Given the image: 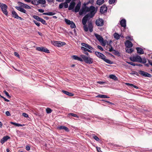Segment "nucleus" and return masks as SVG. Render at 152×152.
Masks as SVG:
<instances>
[{"label":"nucleus","instance_id":"nucleus-1","mask_svg":"<svg viewBox=\"0 0 152 152\" xmlns=\"http://www.w3.org/2000/svg\"><path fill=\"white\" fill-rule=\"evenodd\" d=\"M81 58L86 63L91 64L93 63V59L92 58L89 56H86L82 55L80 56Z\"/></svg>","mask_w":152,"mask_h":152},{"label":"nucleus","instance_id":"nucleus-2","mask_svg":"<svg viewBox=\"0 0 152 152\" xmlns=\"http://www.w3.org/2000/svg\"><path fill=\"white\" fill-rule=\"evenodd\" d=\"M89 7L86 6V4L82 6L81 9L79 11V14L80 15H83V14H86L87 12H89Z\"/></svg>","mask_w":152,"mask_h":152},{"label":"nucleus","instance_id":"nucleus-3","mask_svg":"<svg viewBox=\"0 0 152 152\" xmlns=\"http://www.w3.org/2000/svg\"><path fill=\"white\" fill-rule=\"evenodd\" d=\"M130 59L133 62H137L140 63L142 61V58L140 56L138 55L130 57Z\"/></svg>","mask_w":152,"mask_h":152},{"label":"nucleus","instance_id":"nucleus-4","mask_svg":"<svg viewBox=\"0 0 152 152\" xmlns=\"http://www.w3.org/2000/svg\"><path fill=\"white\" fill-rule=\"evenodd\" d=\"M0 7L1 8L3 13L6 15H7L8 12L7 11V6L5 4L0 3Z\"/></svg>","mask_w":152,"mask_h":152},{"label":"nucleus","instance_id":"nucleus-5","mask_svg":"<svg viewBox=\"0 0 152 152\" xmlns=\"http://www.w3.org/2000/svg\"><path fill=\"white\" fill-rule=\"evenodd\" d=\"M89 11H90L89 14L90 18H92L96 12L95 10V7L93 6H91L89 7Z\"/></svg>","mask_w":152,"mask_h":152},{"label":"nucleus","instance_id":"nucleus-6","mask_svg":"<svg viewBox=\"0 0 152 152\" xmlns=\"http://www.w3.org/2000/svg\"><path fill=\"white\" fill-rule=\"evenodd\" d=\"M36 49L38 51L44 52L47 53H49V51L46 48L44 47H37Z\"/></svg>","mask_w":152,"mask_h":152},{"label":"nucleus","instance_id":"nucleus-7","mask_svg":"<svg viewBox=\"0 0 152 152\" xmlns=\"http://www.w3.org/2000/svg\"><path fill=\"white\" fill-rule=\"evenodd\" d=\"M138 73L140 75L145 77H152V75L151 74L142 70L139 71Z\"/></svg>","mask_w":152,"mask_h":152},{"label":"nucleus","instance_id":"nucleus-8","mask_svg":"<svg viewBox=\"0 0 152 152\" xmlns=\"http://www.w3.org/2000/svg\"><path fill=\"white\" fill-rule=\"evenodd\" d=\"M90 18L89 14H87L83 18L82 20V23L83 25H85L86 24L87 21Z\"/></svg>","mask_w":152,"mask_h":152},{"label":"nucleus","instance_id":"nucleus-9","mask_svg":"<svg viewBox=\"0 0 152 152\" xmlns=\"http://www.w3.org/2000/svg\"><path fill=\"white\" fill-rule=\"evenodd\" d=\"M96 23L98 26H102L104 24V20L102 19L99 18L96 20Z\"/></svg>","mask_w":152,"mask_h":152},{"label":"nucleus","instance_id":"nucleus-10","mask_svg":"<svg viewBox=\"0 0 152 152\" xmlns=\"http://www.w3.org/2000/svg\"><path fill=\"white\" fill-rule=\"evenodd\" d=\"M95 54L98 57L102 59L104 58L105 56L102 53L98 52L96 51L95 53Z\"/></svg>","mask_w":152,"mask_h":152},{"label":"nucleus","instance_id":"nucleus-11","mask_svg":"<svg viewBox=\"0 0 152 152\" xmlns=\"http://www.w3.org/2000/svg\"><path fill=\"white\" fill-rule=\"evenodd\" d=\"M10 138V137L8 136H4L1 140L0 142L2 144H4L5 142L7 141L8 139Z\"/></svg>","mask_w":152,"mask_h":152},{"label":"nucleus","instance_id":"nucleus-12","mask_svg":"<svg viewBox=\"0 0 152 152\" xmlns=\"http://www.w3.org/2000/svg\"><path fill=\"white\" fill-rule=\"evenodd\" d=\"M18 3L20 5L21 7H22L25 9H31V7L29 6L26 4H24L23 3L21 2H18Z\"/></svg>","mask_w":152,"mask_h":152},{"label":"nucleus","instance_id":"nucleus-13","mask_svg":"<svg viewBox=\"0 0 152 152\" xmlns=\"http://www.w3.org/2000/svg\"><path fill=\"white\" fill-rule=\"evenodd\" d=\"M107 9L105 6L103 5L101 7L100 10V11L102 13H104L106 12Z\"/></svg>","mask_w":152,"mask_h":152},{"label":"nucleus","instance_id":"nucleus-14","mask_svg":"<svg viewBox=\"0 0 152 152\" xmlns=\"http://www.w3.org/2000/svg\"><path fill=\"white\" fill-rule=\"evenodd\" d=\"M81 6V3L80 2H79L77 4L75 10V12H77L79 11Z\"/></svg>","mask_w":152,"mask_h":152},{"label":"nucleus","instance_id":"nucleus-15","mask_svg":"<svg viewBox=\"0 0 152 152\" xmlns=\"http://www.w3.org/2000/svg\"><path fill=\"white\" fill-rule=\"evenodd\" d=\"M125 45L126 48H131L133 46V44L129 40H126L125 43Z\"/></svg>","mask_w":152,"mask_h":152},{"label":"nucleus","instance_id":"nucleus-16","mask_svg":"<svg viewBox=\"0 0 152 152\" xmlns=\"http://www.w3.org/2000/svg\"><path fill=\"white\" fill-rule=\"evenodd\" d=\"M15 8L18 10L20 11V12H23L25 14H27L26 11L24 9L18 6L15 7Z\"/></svg>","mask_w":152,"mask_h":152},{"label":"nucleus","instance_id":"nucleus-17","mask_svg":"<svg viewBox=\"0 0 152 152\" xmlns=\"http://www.w3.org/2000/svg\"><path fill=\"white\" fill-rule=\"evenodd\" d=\"M120 24L122 27H125L126 26V21L125 19H122L120 21Z\"/></svg>","mask_w":152,"mask_h":152},{"label":"nucleus","instance_id":"nucleus-18","mask_svg":"<svg viewBox=\"0 0 152 152\" xmlns=\"http://www.w3.org/2000/svg\"><path fill=\"white\" fill-rule=\"evenodd\" d=\"M72 58L73 59L77 60L80 61H83V60L81 58H80L76 55H73L72 56Z\"/></svg>","mask_w":152,"mask_h":152},{"label":"nucleus","instance_id":"nucleus-19","mask_svg":"<svg viewBox=\"0 0 152 152\" xmlns=\"http://www.w3.org/2000/svg\"><path fill=\"white\" fill-rule=\"evenodd\" d=\"M81 45L84 46L86 48H88V49H89L91 50H92L94 49L93 48H92L91 47V46H90L89 45H88L87 44L84 43H81Z\"/></svg>","mask_w":152,"mask_h":152},{"label":"nucleus","instance_id":"nucleus-20","mask_svg":"<svg viewBox=\"0 0 152 152\" xmlns=\"http://www.w3.org/2000/svg\"><path fill=\"white\" fill-rule=\"evenodd\" d=\"M57 129L59 130H64L66 132H69V130L68 128L64 126H60L58 127Z\"/></svg>","mask_w":152,"mask_h":152},{"label":"nucleus","instance_id":"nucleus-21","mask_svg":"<svg viewBox=\"0 0 152 152\" xmlns=\"http://www.w3.org/2000/svg\"><path fill=\"white\" fill-rule=\"evenodd\" d=\"M137 50V53L139 54H142L144 53V52L143 50L142 49L139 47H137L136 48Z\"/></svg>","mask_w":152,"mask_h":152},{"label":"nucleus","instance_id":"nucleus-22","mask_svg":"<svg viewBox=\"0 0 152 152\" xmlns=\"http://www.w3.org/2000/svg\"><path fill=\"white\" fill-rule=\"evenodd\" d=\"M75 5V2H74L72 1L70 3V4L69 7V8H68V10H72L74 8Z\"/></svg>","mask_w":152,"mask_h":152},{"label":"nucleus","instance_id":"nucleus-23","mask_svg":"<svg viewBox=\"0 0 152 152\" xmlns=\"http://www.w3.org/2000/svg\"><path fill=\"white\" fill-rule=\"evenodd\" d=\"M95 36L96 39H97L99 41V42L103 41V38L100 35L95 34Z\"/></svg>","mask_w":152,"mask_h":152},{"label":"nucleus","instance_id":"nucleus-24","mask_svg":"<svg viewBox=\"0 0 152 152\" xmlns=\"http://www.w3.org/2000/svg\"><path fill=\"white\" fill-rule=\"evenodd\" d=\"M62 91L64 94L69 96H72L74 95V94H73L64 90H62Z\"/></svg>","mask_w":152,"mask_h":152},{"label":"nucleus","instance_id":"nucleus-25","mask_svg":"<svg viewBox=\"0 0 152 152\" xmlns=\"http://www.w3.org/2000/svg\"><path fill=\"white\" fill-rule=\"evenodd\" d=\"M10 123L12 124H13L16 126H18V127L22 126H23L25 125L24 124H20L16 123L14 122H10Z\"/></svg>","mask_w":152,"mask_h":152},{"label":"nucleus","instance_id":"nucleus-26","mask_svg":"<svg viewBox=\"0 0 152 152\" xmlns=\"http://www.w3.org/2000/svg\"><path fill=\"white\" fill-rule=\"evenodd\" d=\"M12 16L15 18L17 19L18 17V15L17 13L15 11H12Z\"/></svg>","mask_w":152,"mask_h":152},{"label":"nucleus","instance_id":"nucleus-27","mask_svg":"<svg viewBox=\"0 0 152 152\" xmlns=\"http://www.w3.org/2000/svg\"><path fill=\"white\" fill-rule=\"evenodd\" d=\"M88 28H89V31L90 32H92L93 31V26L91 23H89L88 24Z\"/></svg>","mask_w":152,"mask_h":152},{"label":"nucleus","instance_id":"nucleus-28","mask_svg":"<svg viewBox=\"0 0 152 152\" xmlns=\"http://www.w3.org/2000/svg\"><path fill=\"white\" fill-rule=\"evenodd\" d=\"M126 48V50L127 52L129 53H132L133 51V50L132 48Z\"/></svg>","mask_w":152,"mask_h":152},{"label":"nucleus","instance_id":"nucleus-29","mask_svg":"<svg viewBox=\"0 0 152 152\" xmlns=\"http://www.w3.org/2000/svg\"><path fill=\"white\" fill-rule=\"evenodd\" d=\"M55 14V13L52 12H45L42 14L43 15H48L49 16L53 15Z\"/></svg>","mask_w":152,"mask_h":152},{"label":"nucleus","instance_id":"nucleus-30","mask_svg":"<svg viewBox=\"0 0 152 152\" xmlns=\"http://www.w3.org/2000/svg\"><path fill=\"white\" fill-rule=\"evenodd\" d=\"M71 116L77 117L78 118L79 117L77 115L72 113H69L67 115V117L70 118Z\"/></svg>","mask_w":152,"mask_h":152},{"label":"nucleus","instance_id":"nucleus-31","mask_svg":"<svg viewBox=\"0 0 152 152\" xmlns=\"http://www.w3.org/2000/svg\"><path fill=\"white\" fill-rule=\"evenodd\" d=\"M96 97H99L101 98H108L109 97L107 95H105L99 94Z\"/></svg>","mask_w":152,"mask_h":152},{"label":"nucleus","instance_id":"nucleus-32","mask_svg":"<svg viewBox=\"0 0 152 152\" xmlns=\"http://www.w3.org/2000/svg\"><path fill=\"white\" fill-rule=\"evenodd\" d=\"M102 59L108 64H112L113 63V62L110 61V60L105 58V57H104V58Z\"/></svg>","mask_w":152,"mask_h":152},{"label":"nucleus","instance_id":"nucleus-33","mask_svg":"<svg viewBox=\"0 0 152 152\" xmlns=\"http://www.w3.org/2000/svg\"><path fill=\"white\" fill-rule=\"evenodd\" d=\"M38 4H44L46 3L45 0H38Z\"/></svg>","mask_w":152,"mask_h":152},{"label":"nucleus","instance_id":"nucleus-34","mask_svg":"<svg viewBox=\"0 0 152 152\" xmlns=\"http://www.w3.org/2000/svg\"><path fill=\"white\" fill-rule=\"evenodd\" d=\"M104 2V0H97L96 1V4L99 5H101Z\"/></svg>","mask_w":152,"mask_h":152},{"label":"nucleus","instance_id":"nucleus-35","mask_svg":"<svg viewBox=\"0 0 152 152\" xmlns=\"http://www.w3.org/2000/svg\"><path fill=\"white\" fill-rule=\"evenodd\" d=\"M33 17L36 20L38 21H40L41 19L42 18H40L38 16H37V15H34Z\"/></svg>","mask_w":152,"mask_h":152},{"label":"nucleus","instance_id":"nucleus-36","mask_svg":"<svg viewBox=\"0 0 152 152\" xmlns=\"http://www.w3.org/2000/svg\"><path fill=\"white\" fill-rule=\"evenodd\" d=\"M110 78L112 79L115 80H117V77L115 75H111L109 76Z\"/></svg>","mask_w":152,"mask_h":152},{"label":"nucleus","instance_id":"nucleus-37","mask_svg":"<svg viewBox=\"0 0 152 152\" xmlns=\"http://www.w3.org/2000/svg\"><path fill=\"white\" fill-rule=\"evenodd\" d=\"M66 44V43L64 42H59L58 44V47H61V46L65 45Z\"/></svg>","mask_w":152,"mask_h":152},{"label":"nucleus","instance_id":"nucleus-38","mask_svg":"<svg viewBox=\"0 0 152 152\" xmlns=\"http://www.w3.org/2000/svg\"><path fill=\"white\" fill-rule=\"evenodd\" d=\"M114 36V38L117 39H118L120 38V35L117 33H115Z\"/></svg>","mask_w":152,"mask_h":152},{"label":"nucleus","instance_id":"nucleus-39","mask_svg":"<svg viewBox=\"0 0 152 152\" xmlns=\"http://www.w3.org/2000/svg\"><path fill=\"white\" fill-rule=\"evenodd\" d=\"M31 3L33 5H38V1L34 0L31 1Z\"/></svg>","mask_w":152,"mask_h":152},{"label":"nucleus","instance_id":"nucleus-40","mask_svg":"<svg viewBox=\"0 0 152 152\" xmlns=\"http://www.w3.org/2000/svg\"><path fill=\"white\" fill-rule=\"evenodd\" d=\"M64 21L68 25H71V23L72 22L70 20H69L66 19H65Z\"/></svg>","mask_w":152,"mask_h":152},{"label":"nucleus","instance_id":"nucleus-41","mask_svg":"<svg viewBox=\"0 0 152 152\" xmlns=\"http://www.w3.org/2000/svg\"><path fill=\"white\" fill-rule=\"evenodd\" d=\"M46 113L48 114L50 113H51L52 112V110L51 109H50V108H48V107H47L46 109Z\"/></svg>","mask_w":152,"mask_h":152},{"label":"nucleus","instance_id":"nucleus-42","mask_svg":"<svg viewBox=\"0 0 152 152\" xmlns=\"http://www.w3.org/2000/svg\"><path fill=\"white\" fill-rule=\"evenodd\" d=\"M70 25V27L72 28H74L76 27L75 25V23L73 22L72 21L71 23V25Z\"/></svg>","mask_w":152,"mask_h":152},{"label":"nucleus","instance_id":"nucleus-43","mask_svg":"<svg viewBox=\"0 0 152 152\" xmlns=\"http://www.w3.org/2000/svg\"><path fill=\"white\" fill-rule=\"evenodd\" d=\"M84 25L83 28H84V31L86 32L88 31V28L87 27V25H86V24L85 25Z\"/></svg>","mask_w":152,"mask_h":152},{"label":"nucleus","instance_id":"nucleus-44","mask_svg":"<svg viewBox=\"0 0 152 152\" xmlns=\"http://www.w3.org/2000/svg\"><path fill=\"white\" fill-rule=\"evenodd\" d=\"M68 3H69L67 2L66 1H65V2H64V3H63L64 6L65 8H67L68 7V5L67 4Z\"/></svg>","mask_w":152,"mask_h":152},{"label":"nucleus","instance_id":"nucleus-45","mask_svg":"<svg viewBox=\"0 0 152 152\" xmlns=\"http://www.w3.org/2000/svg\"><path fill=\"white\" fill-rule=\"evenodd\" d=\"M40 22H41L43 24H44L45 25H47V23H46V21L45 20L42 18Z\"/></svg>","mask_w":152,"mask_h":152},{"label":"nucleus","instance_id":"nucleus-46","mask_svg":"<svg viewBox=\"0 0 152 152\" xmlns=\"http://www.w3.org/2000/svg\"><path fill=\"white\" fill-rule=\"evenodd\" d=\"M33 21L39 27L40 26V23H39L35 20H34Z\"/></svg>","mask_w":152,"mask_h":152},{"label":"nucleus","instance_id":"nucleus-47","mask_svg":"<svg viewBox=\"0 0 152 152\" xmlns=\"http://www.w3.org/2000/svg\"><path fill=\"white\" fill-rule=\"evenodd\" d=\"M4 93L6 94V95L7 96V97L8 98H10V96L9 93L6 91H4Z\"/></svg>","mask_w":152,"mask_h":152},{"label":"nucleus","instance_id":"nucleus-48","mask_svg":"<svg viewBox=\"0 0 152 152\" xmlns=\"http://www.w3.org/2000/svg\"><path fill=\"white\" fill-rule=\"evenodd\" d=\"M131 74L132 75H135L137 76H139L138 72H137L135 71H133Z\"/></svg>","mask_w":152,"mask_h":152},{"label":"nucleus","instance_id":"nucleus-49","mask_svg":"<svg viewBox=\"0 0 152 152\" xmlns=\"http://www.w3.org/2000/svg\"><path fill=\"white\" fill-rule=\"evenodd\" d=\"M142 61L140 63H142L143 64H145L146 62V60L145 58H142Z\"/></svg>","mask_w":152,"mask_h":152},{"label":"nucleus","instance_id":"nucleus-50","mask_svg":"<svg viewBox=\"0 0 152 152\" xmlns=\"http://www.w3.org/2000/svg\"><path fill=\"white\" fill-rule=\"evenodd\" d=\"M93 138L96 141H99V137L96 135L93 137Z\"/></svg>","mask_w":152,"mask_h":152},{"label":"nucleus","instance_id":"nucleus-51","mask_svg":"<svg viewBox=\"0 0 152 152\" xmlns=\"http://www.w3.org/2000/svg\"><path fill=\"white\" fill-rule=\"evenodd\" d=\"M113 53L115 55H117L119 54V53L117 50H114Z\"/></svg>","mask_w":152,"mask_h":152},{"label":"nucleus","instance_id":"nucleus-52","mask_svg":"<svg viewBox=\"0 0 152 152\" xmlns=\"http://www.w3.org/2000/svg\"><path fill=\"white\" fill-rule=\"evenodd\" d=\"M64 3H61L59 4V9H62L63 8V6H64Z\"/></svg>","mask_w":152,"mask_h":152},{"label":"nucleus","instance_id":"nucleus-53","mask_svg":"<svg viewBox=\"0 0 152 152\" xmlns=\"http://www.w3.org/2000/svg\"><path fill=\"white\" fill-rule=\"evenodd\" d=\"M58 43H59V41H54L53 44H54V45L56 46H58Z\"/></svg>","mask_w":152,"mask_h":152},{"label":"nucleus","instance_id":"nucleus-54","mask_svg":"<svg viewBox=\"0 0 152 152\" xmlns=\"http://www.w3.org/2000/svg\"><path fill=\"white\" fill-rule=\"evenodd\" d=\"M22 115L25 118H27L28 117V115L26 113H23Z\"/></svg>","mask_w":152,"mask_h":152},{"label":"nucleus","instance_id":"nucleus-55","mask_svg":"<svg viewBox=\"0 0 152 152\" xmlns=\"http://www.w3.org/2000/svg\"><path fill=\"white\" fill-rule=\"evenodd\" d=\"M127 63H128V64H130L132 65L133 66H135V64L134 63L132 62H127Z\"/></svg>","mask_w":152,"mask_h":152},{"label":"nucleus","instance_id":"nucleus-56","mask_svg":"<svg viewBox=\"0 0 152 152\" xmlns=\"http://www.w3.org/2000/svg\"><path fill=\"white\" fill-rule=\"evenodd\" d=\"M115 0H109V2L110 4H112L114 3L115 2Z\"/></svg>","mask_w":152,"mask_h":152},{"label":"nucleus","instance_id":"nucleus-57","mask_svg":"<svg viewBox=\"0 0 152 152\" xmlns=\"http://www.w3.org/2000/svg\"><path fill=\"white\" fill-rule=\"evenodd\" d=\"M81 49L82 50H83L85 52L87 51V50L88 49H87L86 48H85L84 47H82L81 48Z\"/></svg>","mask_w":152,"mask_h":152},{"label":"nucleus","instance_id":"nucleus-58","mask_svg":"<svg viewBox=\"0 0 152 152\" xmlns=\"http://www.w3.org/2000/svg\"><path fill=\"white\" fill-rule=\"evenodd\" d=\"M100 42L102 43V44L103 46H105L106 44V42H104V41L103 39V41H101V42Z\"/></svg>","mask_w":152,"mask_h":152},{"label":"nucleus","instance_id":"nucleus-59","mask_svg":"<svg viewBox=\"0 0 152 152\" xmlns=\"http://www.w3.org/2000/svg\"><path fill=\"white\" fill-rule=\"evenodd\" d=\"M96 150L98 152H102V151L101 150V148L100 147H96Z\"/></svg>","mask_w":152,"mask_h":152},{"label":"nucleus","instance_id":"nucleus-60","mask_svg":"<svg viewBox=\"0 0 152 152\" xmlns=\"http://www.w3.org/2000/svg\"><path fill=\"white\" fill-rule=\"evenodd\" d=\"M5 114L7 116H10L11 115L9 111H7L6 112Z\"/></svg>","mask_w":152,"mask_h":152},{"label":"nucleus","instance_id":"nucleus-61","mask_svg":"<svg viewBox=\"0 0 152 152\" xmlns=\"http://www.w3.org/2000/svg\"><path fill=\"white\" fill-rule=\"evenodd\" d=\"M126 84L127 85L129 86H130L132 87H133L134 86V85L133 84L129 83H126Z\"/></svg>","mask_w":152,"mask_h":152},{"label":"nucleus","instance_id":"nucleus-62","mask_svg":"<svg viewBox=\"0 0 152 152\" xmlns=\"http://www.w3.org/2000/svg\"><path fill=\"white\" fill-rule=\"evenodd\" d=\"M30 147L28 145H27L26 147V150H27L28 151L30 150Z\"/></svg>","mask_w":152,"mask_h":152},{"label":"nucleus","instance_id":"nucleus-63","mask_svg":"<svg viewBox=\"0 0 152 152\" xmlns=\"http://www.w3.org/2000/svg\"><path fill=\"white\" fill-rule=\"evenodd\" d=\"M97 48L98 49H100L102 51H103V48H102V47L99 45H98L97 46Z\"/></svg>","mask_w":152,"mask_h":152},{"label":"nucleus","instance_id":"nucleus-64","mask_svg":"<svg viewBox=\"0 0 152 152\" xmlns=\"http://www.w3.org/2000/svg\"><path fill=\"white\" fill-rule=\"evenodd\" d=\"M39 12L41 13H43L44 12V10L42 9H39L38 10Z\"/></svg>","mask_w":152,"mask_h":152}]
</instances>
